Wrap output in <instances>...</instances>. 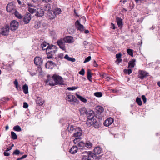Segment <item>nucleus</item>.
I'll return each instance as SVG.
<instances>
[{"instance_id": "13", "label": "nucleus", "mask_w": 160, "mask_h": 160, "mask_svg": "<svg viewBox=\"0 0 160 160\" xmlns=\"http://www.w3.org/2000/svg\"><path fill=\"white\" fill-rule=\"evenodd\" d=\"M47 80L45 81V82L46 84H49L51 86H53L55 85V83L53 82V79L52 78H51L50 75L47 76Z\"/></svg>"}, {"instance_id": "55", "label": "nucleus", "mask_w": 160, "mask_h": 160, "mask_svg": "<svg viewBox=\"0 0 160 160\" xmlns=\"http://www.w3.org/2000/svg\"><path fill=\"white\" fill-rule=\"evenodd\" d=\"M28 104L26 102H24L23 103V107L25 108H27L28 107Z\"/></svg>"}, {"instance_id": "29", "label": "nucleus", "mask_w": 160, "mask_h": 160, "mask_svg": "<svg viewBox=\"0 0 160 160\" xmlns=\"http://www.w3.org/2000/svg\"><path fill=\"white\" fill-rule=\"evenodd\" d=\"M36 102L37 104L41 106L44 103L43 100L39 97L37 98Z\"/></svg>"}, {"instance_id": "31", "label": "nucleus", "mask_w": 160, "mask_h": 160, "mask_svg": "<svg viewBox=\"0 0 160 160\" xmlns=\"http://www.w3.org/2000/svg\"><path fill=\"white\" fill-rule=\"evenodd\" d=\"M22 89L24 92L27 94L28 93V87L26 84H25L23 85L22 87Z\"/></svg>"}, {"instance_id": "3", "label": "nucleus", "mask_w": 160, "mask_h": 160, "mask_svg": "<svg viewBox=\"0 0 160 160\" xmlns=\"http://www.w3.org/2000/svg\"><path fill=\"white\" fill-rule=\"evenodd\" d=\"M104 110L103 108L102 107L98 106L96 107V116L97 118L99 119H101L102 115L101 114L102 113Z\"/></svg>"}, {"instance_id": "64", "label": "nucleus", "mask_w": 160, "mask_h": 160, "mask_svg": "<svg viewBox=\"0 0 160 160\" xmlns=\"http://www.w3.org/2000/svg\"><path fill=\"white\" fill-rule=\"evenodd\" d=\"M144 18H141L139 20H138V22H142Z\"/></svg>"}, {"instance_id": "39", "label": "nucleus", "mask_w": 160, "mask_h": 160, "mask_svg": "<svg viewBox=\"0 0 160 160\" xmlns=\"http://www.w3.org/2000/svg\"><path fill=\"white\" fill-rule=\"evenodd\" d=\"M41 22H35L34 28L36 29L39 28L41 25Z\"/></svg>"}, {"instance_id": "24", "label": "nucleus", "mask_w": 160, "mask_h": 160, "mask_svg": "<svg viewBox=\"0 0 160 160\" xmlns=\"http://www.w3.org/2000/svg\"><path fill=\"white\" fill-rule=\"evenodd\" d=\"M116 20L118 27L120 28H122L123 25L122 19L120 18L117 17Z\"/></svg>"}, {"instance_id": "38", "label": "nucleus", "mask_w": 160, "mask_h": 160, "mask_svg": "<svg viewBox=\"0 0 160 160\" xmlns=\"http://www.w3.org/2000/svg\"><path fill=\"white\" fill-rule=\"evenodd\" d=\"M54 12H55V14H59L61 13V10L60 8H55Z\"/></svg>"}, {"instance_id": "35", "label": "nucleus", "mask_w": 160, "mask_h": 160, "mask_svg": "<svg viewBox=\"0 0 160 160\" xmlns=\"http://www.w3.org/2000/svg\"><path fill=\"white\" fill-rule=\"evenodd\" d=\"M14 131L17 132H20L22 131L21 127L18 125L15 126L13 128Z\"/></svg>"}, {"instance_id": "12", "label": "nucleus", "mask_w": 160, "mask_h": 160, "mask_svg": "<svg viewBox=\"0 0 160 160\" xmlns=\"http://www.w3.org/2000/svg\"><path fill=\"white\" fill-rule=\"evenodd\" d=\"M43 60L42 58L36 57L34 59V63L37 66H40L42 64Z\"/></svg>"}, {"instance_id": "47", "label": "nucleus", "mask_w": 160, "mask_h": 160, "mask_svg": "<svg viewBox=\"0 0 160 160\" xmlns=\"http://www.w3.org/2000/svg\"><path fill=\"white\" fill-rule=\"evenodd\" d=\"M127 52L128 54L132 56H133V52L132 49H128L127 50Z\"/></svg>"}, {"instance_id": "42", "label": "nucleus", "mask_w": 160, "mask_h": 160, "mask_svg": "<svg viewBox=\"0 0 160 160\" xmlns=\"http://www.w3.org/2000/svg\"><path fill=\"white\" fill-rule=\"evenodd\" d=\"M92 146V144L89 141H88L86 143H85V147L87 148H90Z\"/></svg>"}, {"instance_id": "19", "label": "nucleus", "mask_w": 160, "mask_h": 160, "mask_svg": "<svg viewBox=\"0 0 160 160\" xmlns=\"http://www.w3.org/2000/svg\"><path fill=\"white\" fill-rule=\"evenodd\" d=\"M66 43H72L74 42L73 38L70 36H67L64 38Z\"/></svg>"}, {"instance_id": "61", "label": "nucleus", "mask_w": 160, "mask_h": 160, "mask_svg": "<svg viewBox=\"0 0 160 160\" xmlns=\"http://www.w3.org/2000/svg\"><path fill=\"white\" fill-rule=\"evenodd\" d=\"M59 57L61 59H62L63 57V54L62 53H60L59 55Z\"/></svg>"}, {"instance_id": "49", "label": "nucleus", "mask_w": 160, "mask_h": 160, "mask_svg": "<svg viewBox=\"0 0 160 160\" xmlns=\"http://www.w3.org/2000/svg\"><path fill=\"white\" fill-rule=\"evenodd\" d=\"M91 59V56H89L88 57L86 58L84 61V63H85L87 62H89Z\"/></svg>"}, {"instance_id": "56", "label": "nucleus", "mask_w": 160, "mask_h": 160, "mask_svg": "<svg viewBox=\"0 0 160 160\" xmlns=\"http://www.w3.org/2000/svg\"><path fill=\"white\" fill-rule=\"evenodd\" d=\"M122 60L121 59V58H118V59H117L116 62H118L117 63V64H119L121 62H122Z\"/></svg>"}, {"instance_id": "5", "label": "nucleus", "mask_w": 160, "mask_h": 160, "mask_svg": "<svg viewBox=\"0 0 160 160\" xmlns=\"http://www.w3.org/2000/svg\"><path fill=\"white\" fill-rule=\"evenodd\" d=\"M15 6L14 3L11 2L9 3L6 7V10L8 12H12V13L16 10Z\"/></svg>"}, {"instance_id": "16", "label": "nucleus", "mask_w": 160, "mask_h": 160, "mask_svg": "<svg viewBox=\"0 0 160 160\" xmlns=\"http://www.w3.org/2000/svg\"><path fill=\"white\" fill-rule=\"evenodd\" d=\"M46 68L48 69H52L53 68L56 66V64L55 62L51 61H48L46 64Z\"/></svg>"}, {"instance_id": "18", "label": "nucleus", "mask_w": 160, "mask_h": 160, "mask_svg": "<svg viewBox=\"0 0 160 160\" xmlns=\"http://www.w3.org/2000/svg\"><path fill=\"white\" fill-rule=\"evenodd\" d=\"M113 122V120L112 118H109L105 121L104 124L105 126L108 127L111 125Z\"/></svg>"}, {"instance_id": "36", "label": "nucleus", "mask_w": 160, "mask_h": 160, "mask_svg": "<svg viewBox=\"0 0 160 160\" xmlns=\"http://www.w3.org/2000/svg\"><path fill=\"white\" fill-rule=\"evenodd\" d=\"M78 146L80 148L79 149H82L85 147V143L83 141L80 142L78 143Z\"/></svg>"}, {"instance_id": "62", "label": "nucleus", "mask_w": 160, "mask_h": 160, "mask_svg": "<svg viewBox=\"0 0 160 160\" xmlns=\"http://www.w3.org/2000/svg\"><path fill=\"white\" fill-rule=\"evenodd\" d=\"M3 154L4 156H9L10 155V154L9 153L7 152H4Z\"/></svg>"}, {"instance_id": "46", "label": "nucleus", "mask_w": 160, "mask_h": 160, "mask_svg": "<svg viewBox=\"0 0 160 160\" xmlns=\"http://www.w3.org/2000/svg\"><path fill=\"white\" fill-rule=\"evenodd\" d=\"M82 155V160H91L90 158H89L86 154H83Z\"/></svg>"}, {"instance_id": "58", "label": "nucleus", "mask_w": 160, "mask_h": 160, "mask_svg": "<svg viewBox=\"0 0 160 160\" xmlns=\"http://www.w3.org/2000/svg\"><path fill=\"white\" fill-rule=\"evenodd\" d=\"M94 126L95 128H98L99 126V125L98 124V123H97V122H96L95 123H94Z\"/></svg>"}, {"instance_id": "14", "label": "nucleus", "mask_w": 160, "mask_h": 160, "mask_svg": "<svg viewBox=\"0 0 160 160\" xmlns=\"http://www.w3.org/2000/svg\"><path fill=\"white\" fill-rule=\"evenodd\" d=\"M82 130L81 128L79 127L76 128L75 132H74L73 134L72 135V137H78L81 136L82 134Z\"/></svg>"}, {"instance_id": "2", "label": "nucleus", "mask_w": 160, "mask_h": 160, "mask_svg": "<svg viewBox=\"0 0 160 160\" xmlns=\"http://www.w3.org/2000/svg\"><path fill=\"white\" fill-rule=\"evenodd\" d=\"M82 153L86 154L88 158L90 159L91 160H94L95 159L98 160L100 159L101 157L100 155L97 156L94 153L90 152H87L85 151L84 152Z\"/></svg>"}, {"instance_id": "32", "label": "nucleus", "mask_w": 160, "mask_h": 160, "mask_svg": "<svg viewBox=\"0 0 160 160\" xmlns=\"http://www.w3.org/2000/svg\"><path fill=\"white\" fill-rule=\"evenodd\" d=\"M13 13H14L15 16L18 19H20L22 18V16L17 10H16Z\"/></svg>"}, {"instance_id": "22", "label": "nucleus", "mask_w": 160, "mask_h": 160, "mask_svg": "<svg viewBox=\"0 0 160 160\" xmlns=\"http://www.w3.org/2000/svg\"><path fill=\"white\" fill-rule=\"evenodd\" d=\"M86 114H87V117L88 119L92 120L93 119L94 115L93 111H91L89 112H88Z\"/></svg>"}, {"instance_id": "28", "label": "nucleus", "mask_w": 160, "mask_h": 160, "mask_svg": "<svg viewBox=\"0 0 160 160\" xmlns=\"http://www.w3.org/2000/svg\"><path fill=\"white\" fill-rule=\"evenodd\" d=\"M64 58L68 61H71L72 62H74L76 61L74 58H72L70 57L68 54L66 55Z\"/></svg>"}, {"instance_id": "54", "label": "nucleus", "mask_w": 160, "mask_h": 160, "mask_svg": "<svg viewBox=\"0 0 160 160\" xmlns=\"http://www.w3.org/2000/svg\"><path fill=\"white\" fill-rule=\"evenodd\" d=\"M14 84L16 86V88L17 89H18V82L17 79H16L14 82Z\"/></svg>"}, {"instance_id": "60", "label": "nucleus", "mask_w": 160, "mask_h": 160, "mask_svg": "<svg viewBox=\"0 0 160 160\" xmlns=\"http://www.w3.org/2000/svg\"><path fill=\"white\" fill-rule=\"evenodd\" d=\"M80 139V138H76L75 139H74L73 140L74 142L75 143V144L77 142H78V140H79Z\"/></svg>"}, {"instance_id": "17", "label": "nucleus", "mask_w": 160, "mask_h": 160, "mask_svg": "<svg viewBox=\"0 0 160 160\" xmlns=\"http://www.w3.org/2000/svg\"><path fill=\"white\" fill-rule=\"evenodd\" d=\"M77 127L72 125L69 124L67 128V130L70 133H73L75 132V130Z\"/></svg>"}, {"instance_id": "45", "label": "nucleus", "mask_w": 160, "mask_h": 160, "mask_svg": "<svg viewBox=\"0 0 160 160\" xmlns=\"http://www.w3.org/2000/svg\"><path fill=\"white\" fill-rule=\"evenodd\" d=\"M132 70L130 69H124V72L125 73L128 74V75L130 74L132 72Z\"/></svg>"}, {"instance_id": "4", "label": "nucleus", "mask_w": 160, "mask_h": 160, "mask_svg": "<svg viewBox=\"0 0 160 160\" xmlns=\"http://www.w3.org/2000/svg\"><path fill=\"white\" fill-rule=\"evenodd\" d=\"M52 78H53L55 84H63V81L62 77L58 75H53Z\"/></svg>"}, {"instance_id": "8", "label": "nucleus", "mask_w": 160, "mask_h": 160, "mask_svg": "<svg viewBox=\"0 0 160 160\" xmlns=\"http://www.w3.org/2000/svg\"><path fill=\"white\" fill-rule=\"evenodd\" d=\"M148 73L145 71L140 70L138 71V77L141 79H143L148 75Z\"/></svg>"}, {"instance_id": "59", "label": "nucleus", "mask_w": 160, "mask_h": 160, "mask_svg": "<svg viewBox=\"0 0 160 160\" xmlns=\"http://www.w3.org/2000/svg\"><path fill=\"white\" fill-rule=\"evenodd\" d=\"M93 65L95 67H98V64L95 60L93 61Z\"/></svg>"}, {"instance_id": "23", "label": "nucleus", "mask_w": 160, "mask_h": 160, "mask_svg": "<svg viewBox=\"0 0 160 160\" xmlns=\"http://www.w3.org/2000/svg\"><path fill=\"white\" fill-rule=\"evenodd\" d=\"M50 46L49 44L45 42H43L41 44V48L42 50H46V51L48 48H49Z\"/></svg>"}, {"instance_id": "25", "label": "nucleus", "mask_w": 160, "mask_h": 160, "mask_svg": "<svg viewBox=\"0 0 160 160\" xmlns=\"http://www.w3.org/2000/svg\"><path fill=\"white\" fill-rule=\"evenodd\" d=\"M78 150V148L76 146H73L70 149L69 152L72 154L75 153Z\"/></svg>"}, {"instance_id": "6", "label": "nucleus", "mask_w": 160, "mask_h": 160, "mask_svg": "<svg viewBox=\"0 0 160 160\" xmlns=\"http://www.w3.org/2000/svg\"><path fill=\"white\" fill-rule=\"evenodd\" d=\"M18 22L16 21H12L10 25V28L12 31H15L17 29L18 27Z\"/></svg>"}, {"instance_id": "44", "label": "nucleus", "mask_w": 160, "mask_h": 160, "mask_svg": "<svg viewBox=\"0 0 160 160\" xmlns=\"http://www.w3.org/2000/svg\"><path fill=\"white\" fill-rule=\"evenodd\" d=\"M94 95L98 97H100L102 96V93L101 92H97L94 93Z\"/></svg>"}, {"instance_id": "9", "label": "nucleus", "mask_w": 160, "mask_h": 160, "mask_svg": "<svg viewBox=\"0 0 160 160\" xmlns=\"http://www.w3.org/2000/svg\"><path fill=\"white\" fill-rule=\"evenodd\" d=\"M9 26L6 25L2 29L1 34L2 35L7 36L8 34L9 31Z\"/></svg>"}, {"instance_id": "11", "label": "nucleus", "mask_w": 160, "mask_h": 160, "mask_svg": "<svg viewBox=\"0 0 160 160\" xmlns=\"http://www.w3.org/2000/svg\"><path fill=\"white\" fill-rule=\"evenodd\" d=\"M31 19V15L29 13H27L23 17V21L26 24L28 23Z\"/></svg>"}, {"instance_id": "1", "label": "nucleus", "mask_w": 160, "mask_h": 160, "mask_svg": "<svg viewBox=\"0 0 160 160\" xmlns=\"http://www.w3.org/2000/svg\"><path fill=\"white\" fill-rule=\"evenodd\" d=\"M57 51L56 47L54 45L50 46L49 48H48L47 51H46V53L47 54V58L48 59L52 58H53V56L55 54Z\"/></svg>"}, {"instance_id": "53", "label": "nucleus", "mask_w": 160, "mask_h": 160, "mask_svg": "<svg viewBox=\"0 0 160 160\" xmlns=\"http://www.w3.org/2000/svg\"><path fill=\"white\" fill-rule=\"evenodd\" d=\"M77 88V87H68L67 88V89L69 90H74Z\"/></svg>"}, {"instance_id": "34", "label": "nucleus", "mask_w": 160, "mask_h": 160, "mask_svg": "<svg viewBox=\"0 0 160 160\" xmlns=\"http://www.w3.org/2000/svg\"><path fill=\"white\" fill-rule=\"evenodd\" d=\"M77 96L78 98L82 102H86L87 101V99L85 98H84L82 97L80 95L77 94Z\"/></svg>"}, {"instance_id": "43", "label": "nucleus", "mask_w": 160, "mask_h": 160, "mask_svg": "<svg viewBox=\"0 0 160 160\" xmlns=\"http://www.w3.org/2000/svg\"><path fill=\"white\" fill-rule=\"evenodd\" d=\"M28 11L30 13L32 14H33L36 12V10L35 9L32 8H31L30 7H28Z\"/></svg>"}, {"instance_id": "50", "label": "nucleus", "mask_w": 160, "mask_h": 160, "mask_svg": "<svg viewBox=\"0 0 160 160\" xmlns=\"http://www.w3.org/2000/svg\"><path fill=\"white\" fill-rule=\"evenodd\" d=\"M100 76L102 78H108L110 79V78L107 76V74L105 73H104L103 74H100Z\"/></svg>"}, {"instance_id": "21", "label": "nucleus", "mask_w": 160, "mask_h": 160, "mask_svg": "<svg viewBox=\"0 0 160 160\" xmlns=\"http://www.w3.org/2000/svg\"><path fill=\"white\" fill-rule=\"evenodd\" d=\"M36 15L38 17H41L43 16L44 14V11L41 9H37L36 11Z\"/></svg>"}, {"instance_id": "10", "label": "nucleus", "mask_w": 160, "mask_h": 160, "mask_svg": "<svg viewBox=\"0 0 160 160\" xmlns=\"http://www.w3.org/2000/svg\"><path fill=\"white\" fill-rule=\"evenodd\" d=\"M66 99L70 102H76L77 101V98L75 97L71 94L67 95Z\"/></svg>"}, {"instance_id": "40", "label": "nucleus", "mask_w": 160, "mask_h": 160, "mask_svg": "<svg viewBox=\"0 0 160 160\" xmlns=\"http://www.w3.org/2000/svg\"><path fill=\"white\" fill-rule=\"evenodd\" d=\"M11 135L12 139L15 140L17 138V136L14 132L12 131L11 132Z\"/></svg>"}, {"instance_id": "26", "label": "nucleus", "mask_w": 160, "mask_h": 160, "mask_svg": "<svg viewBox=\"0 0 160 160\" xmlns=\"http://www.w3.org/2000/svg\"><path fill=\"white\" fill-rule=\"evenodd\" d=\"M94 152L96 155L99 154L101 152V149L99 147H97L94 149Z\"/></svg>"}, {"instance_id": "27", "label": "nucleus", "mask_w": 160, "mask_h": 160, "mask_svg": "<svg viewBox=\"0 0 160 160\" xmlns=\"http://www.w3.org/2000/svg\"><path fill=\"white\" fill-rule=\"evenodd\" d=\"M135 59H132L128 62V68H133L135 65Z\"/></svg>"}, {"instance_id": "41", "label": "nucleus", "mask_w": 160, "mask_h": 160, "mask_svg": "<svg viewBox=\"0 0 160 160\" xmlns=\"http://www.w3.org/2000/svg\"><path fill=\"white\" fill-rule=\"evenodd\" d=\"M136 102L137 104L139 106H141L142 104V102L140 98L137 97L136 99Z\"/></svg>"}, {"instance_id": "20", "label": "nucleus", "mask_w": 160, "mask_h": 160, "mask_svg": "<svg viewBox=\"0 0 160 160\" xmlns=\"http://www.w3.org/2000/svg\"><path fill=\"white\" fill-rule=\"evenodd\" d=\"M48 18L50 19H53L55 17L56 14L53 11H50L47 13Z\"/></svg>"}, {"instance_id": "51", "label": "nucleus", "mask_w": 160, "mask_h": 160, "mask_svg": "<svg viewBox=\"0 0 160 160\" xmlns=\"http://www.w3.org/2000/svg\"><path fill=\"white\" fill-rule=\"evenodd\" d=\"M141 98L143 101V103H146L147 101V98H146L145 96L144 95H142V96Z\"/></svg>"}, {"instance_id": "52", "label": "nucleus", "mask_w": 160, "mask_h": 160, "mask_svg": "<svg viewBox=\"0 0 160 160\" xmlns=\"http://www.w3.org/2000/svg\"><path fill=\"white\" fill-rule=\"evenodd\" d=\"M79 73L81 75H83L85 74V70L83 68H82L81 70L79 72Z\"/></svg>"}, {"instance_id": "37", "label": "nucleus", "mask_w": 160, "mask_h": 160, "mask_svg": "<svg viewBox=\"0 0 160 160\" xmlns=\"http://www.w3.org/2000/svg\"><path fill=\"white\" fill-rule=\"evenodd\" d=\"M44 9L45 11H47L49 12L51 9L50 5L49 4H47L45 5L44 7Z\"/></svg>"}, {"instance_id": "48", "label": "nucleus", "mask_w": 160, "mask_h": 160, "mask_svg": "<svg viewBox=\"0 0 160 160\" xmlns=\"http://www.w3.org/2000/svg\"><path fill=\"white\" fill-rule=\"evenodd\" d=\"M20 153V151L18 149L15 150L13 153V155H18Z\"/></svg>"}, {"instance_id": "15", "label": "nucleus", "mask_w": 160, "mask_h": 160, "mask_svg": "<svg viewBox=\"0 0 160 160\" xmlns=\"http://www.w3.org/2000/svg\"><path fill=\"white\" fill-rule=\"evenodd\" d=\"M75 25L78 30L80 31L81 32L83 31L84 27L83 25L80 24L79 20H77L75 22Z\"/></svg>"}, {"instance_id": "7", "label": "nucleus", "mask_w": 160, "mask_h": 160, "mask_svg": "<svg viewBox=\"0 0 160 160\" xmlns=\"http://www.w3.org/2000/svg\"><path fill=\"white\" fill-rule=\"evenodd\" d=\"M57 43L61 49L63 50H65L66 48L65 45L66 42L64 38H61L60 39L58 40L57 41Z\"/></svg>"}, {"instance_id": "30", "label": "nucleus", "mask_w": 160, "mask_h": 160, "mask_svg": "<svg viewBox=\"0 0 160 160\" xmlns=\"http://www.w3.org/2000/svg\"><path fill=\"white\" fill-rule=\"evenodd\" d=\"M87 78L88 79V80L92 82V80H91V79H92V74L91 73V70L90 69H88L87 72Z\"/></svg>"}, {"instance_id": "33", "label": "nucleus", "mask_w": 160, "mask_h": 160, "mask_svg": "<svg viewBox=\"0 0 160 160\" xmlns=\"http://www.w3.org/2000/svg\"><path fill=\"white\" fill-rule=\"evenodd\" d=\"M79 111L81 114H86L88 112L86 109L85 107L81 108Z\"/></svg>"}, {"instance_id": "63", "label": "nucleus", "mask_w": 160, "mask_h": 160, "mask_svg": "<svg viewBox=\"0 0 160 160\" xmlns=\"http://www.w3.org/2000/svg\"><path fill=\"white\" fill-rule=\"evenodd\" d=\"M111 28L113 29H115V26L112 23H111Z\"/></svg>"}, {"instance_id": "57", "label": "nucleus", "mask_w": 160, "mask_h": 160, "mask_svg": "<svg viewBox=\"0 0 160 160\" xmlns=\"http://www.w3.org/2000/svg\"><path fill=\"white\" fill-rule=\"evenodd\" d=\"M121 56H122V54L120 53L116 54V58L117 59L120 58L121 57Z\"/></svg>"}]
</instances>
